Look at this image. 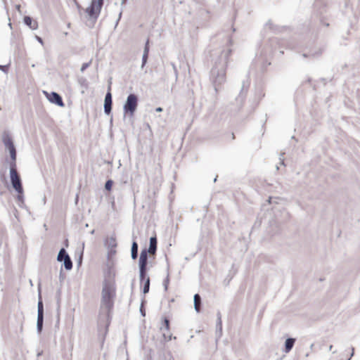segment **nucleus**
<instances>
[{
	"mask_svg": "<svg viewBox=\"0 0 360 360\" xmlns=\"http://www.w3.org/2000/svg\"><path fill=\"white\" fill-rule=\"evenodd\" d=\"M115 294H103L98 323V336L103 342L111 320Z\"/></svg>",
	"mask_w": 360,
	"mask_h": 360,
	"instance_id": "1",
	"label": "nucleus"
},
{
	"mask_svg": "<svg viewBox=\"0 0 360 360\" xmlns=\"http://www.w3.org/2000/svg\"><path fill=\"white\" fill-rule=\"evenodd\" d=\"M10 176L11 181L14 189L18 193V194H22L23 188L22 186L20 175L17 172L15 162H11L10 165Z\"/></svg>",
	"mask_w": 360,
	"mask_h": 360,
	"instance_id": "2",
	"label": "nucleus"
},
{
	"mask_svg": "<svg viewBox=\"0 0 360 360\" xmlns=\"http://www.w3.org/2000/svg\"><path fill=\"white\" fill-rule=\"evenodd\" d=\"M103 0H92L89 7L86 10L88 15L94 19H96L100 14L103 6Z\"/></svg>",
	"mask_w": 360,
	"mask_h": 360,
	"instance_id": "3",
	"label": "nucleus"
},
{
	"mask_svg": "<svg viewBox=\"0 0 360 360\" xmlns=\"http://www.w3.org/2000/svg\"><path fill=\"white\" fill-rule=\"evenodd\" d=\"M138 105L137 96L134 94H130L127 97L126 103L124 105L125 113L129 112L130 115H133Z\"/></svg>",
	"mask_w": 360,
	"mask_h": 360,
	"instance_id": "4",
	"label": "nucleus"
},
{
	"mask_svg": "<svg viewBox=\"0 0 360 360\" xmlns=\"http://www.w3.org/2000/svg\"><path fill=\"white\" fill-rule=\"evenodd\" d=\"M148 261V254L146 250L141 252L139 257L140 276H144L146 274V265Z\"/></svg>",
	"mask_w": 360,
	"mask_h": 360,
	"instance_id": "5",
	"label": "nucleus"
},
{
	"mask_svg": "<svg viewBox=\"0 0 360 360\" xmlns=\"http://www.w3.org/2000/svg\"><path fill=\"white\" fill-rule=\"evenodd\" d=\"M217 324H216V340L217 341L222 336V321L221 314L220 311L217 313Z\"/></svg>",
	"mask_w": 360,
	"mask_h": 360,
	"instance_id": "6",
	"label": "nucleus"
},
{
	"mask_svg": "<svg viewBox=\"0 0 360 360\" xmlns=\"http://www.w3.org/2000/svg\"><path fill=\"white\" fill-rule=\"evenodd\" d=\"M112 106V95L110 91L107 93L105 98L104 110L106 114H110Z\"/></svg>",
	"mask_w": 360,
	"mask_h": 360,
	"instance_id": "7",
	"label": "nucleus"
},
{
	"mask_svg": "<svg viewBox=\"0 0 360 360\" xmlns=\"http://www.w3.org/2000/svg\"><path fill=\"white\" fill-rule=\"evenodd\" d=\"M49 99L50 100L51 102L54 103L58 105L59 106L64 105L62 98L57 93H55V92L51 93L49 97Z\"/></svg>",
	"mask_w": 360,
	"mask_h": 360,
	"instance_id": "8",
	"label": "nucleus"
},
{
	"mask_svg": "<svg viewBox=\"0 0 360 360\" xmlns=\"http://www.w3.org/2000/svg\"><path fill=\"white\" fill-rule=\"evenodd\" d=\"M295 341L296 339L293 338H288L285 340L284 349V352L285 353H288L292 350L295 343Z\"/></svg>",
	"mask_w": 360,
	"mask_h": 360,
	"instance_id": "9",
	"label": "nucleus"
},
{
	"mask_svg": "<svg viewBox=\"0 0 360 360\" xmlns=\"http://www.w3.org/2000/svg\"><path fill=\"white\" fill-rule=\"evenodd\" d=\"M141 285H143V292H148L149 290L150 280L148 277H146V274L144 276H141Z\"/></svg>",
	"mask_w": 360,
	"mask_h": 360,
	"instance_id": "10",
	"label": "nucleus"
},
{
	"mask_svg": "<svg viewBox=\"0 0 360 360\" xmlns=\"http://www.w3.org/2000/svg\"><path fill=\"white\" fill-rule=\"evenodd\" d=\"M194 309L198 313L200 311L202 299L200 294H194L193 297Z\"/></svg>",
	"mask_w": 360,
	"mask_h": 360,
	"instance_id": "11",
	"label": "nucleus"
},
{
	"mask_svg": "<svg viewBox=\"0 0 360 360\" xmlns=\"http://www.w3.org/2000/svg\"><path fill=\"white\" fill-rule=\"evenodd\" d=\"M25 23L32 30H36L38 27V23L36 20H33L30 17L25 16L24 18Z\"/></svg>",
	"mask_w": 360,
	"mask_h": 360,
	"instance_id": "12",
	"label": "nucleus"
},
{
	"mask_svg": "<svg viewBox=\"0 0 360 360\" xmlns=\"http://www.w3.org/2000/svg\"><path fill=\"white\" fill-rule=\"evenodd\" d=\"M157 249V239L156 237H152L150 239V246L148 252L150 254H155Z\"/></svg>",
	"mask_w": 360,
	"mask_h": 360,
	"instance_id": "13",
	"label": "nucleus"
},
{
	"mask_svg": "<svg viewBox=\"0 0 360 360\" xmlns=\"http://www.w3.org/2000/svg\"><path fill=\"white\" fill-rule=\"evenodd\" d=\"M38 304H37V316H44V305L41 298V294H38Z\"/></svg>",
	"mask_w": 360,
	"mask_h": 360,
	"instance_id": "14",
	"label": "nucleus"
},
{
	"mask_svg": "<svg viewBox=\"0 0 360 360\" xmlns=\"http://www.w3.org/2000/svg\"><path fill=\"white\" fill-rule=\"evenodd\" d=\"M43 324H44V316H37V330L38 333H41L43 328Z\"/></svg>",
	"mask_w": 360,
	"mask_h": 360,
	"instance_id": "15",
	"label": "nucleus"
},
{
	"mask_svg": "<svg viewBox=\"0 0 360 360\" xmlns=\"http://www.w3.org/2000/svg\"><path fill=\"white\" fill-rule=\"evenodd\" d=\"M137 255H138V244L136 242L134 241L132 243V246H131V257L135 259H136Z\"/></svg>",
	"mask_w": 360,
	"mask_h": 360,
	"instance_id": "16",
	"label": "nucleus"
},
{
	"mask_svg": "<svg viewBox=\"0 0 360 360\" xmlns=\"http://www.w3.org/2000/svg\"><path fill=\"white\" fill-rule=\"evenodd\" d=\"M3 142L8 149L11 148V146H14L11 137H9L8 136H6L4 137Z\"/></svg>",
	"mask_w": 360,
	"mask_h": 360,
	"instance_id": "17",
	"label": "nucleus"
},
{
	"mask_svg": "<svg viewBox=\"0 0 360 360\" xmlns=\"http://www.w3.org/2000/svg\"><path fill=\"white\" fill-rule=\"evenodd\" d=\"M64 265L65 269L68 270L71 269L72 267V263L68 255H65Z\"/></svg>",
	"mask_w": 360,
	"mask_h": 360,
	"instance_id": "18",
	"label": "nucleus"
},
{
	"mask_svg": "<svg viewBox=\"0 0 360 360\" xmlns=\"http://www.w3.org/2000/svg\"><path fill=\"white\" fill-rule=\"evenodd\" d=\"M115 288L114 283H110L108 287L105 286L103 288V292H106V293L112 292L115 291Z\"/></svg>",
	"mask_w": 360,
	"mask_h": 360,
	"instance_id": "19",
	"label": "nucleus"
},
{
	"mask_svg": "<svg viewBox=\"0 0 360 360\" xmlns=\"http://www.w3.org/2000/svg\"><path fill=\"white\" fill-rule=\"evenodd\" d=\"M146 302V300H145V297L143 296L141 298V306H140V309H139L140 313L142 315V316H146V311H145V309H144V305H145Z\"/></svg>",
	"mask_w": 360,
	"mask_h": 360,
	"instance_id": "20",
	"label": "nucleus"
},
{
	"mask_svg": "<svg viewBox=\"0 0 360 360\" xmlns=\"http://www.w3.org/2000/svg\"><path fill=\"white\" fill-rule=\"evenodd\" d=\"M10 152L11 157L12 158V162H15L16 160V151L14 146H11V148L8 149Z\"/></svg>",
	"mask_w": 360,
	"mask_h": 360,
	"instance_id": "21",
	"label": "nucleus"
},
{
	"mask_svg": "<svg viewBox=\"0 0 360 360\" xmlns=\"http://www.w3.org/2000/svg\"><path fill=\"white\" fill-rule=\"evenodd\" d=\"M65 255H68V254L66 253L65 250L64 248H62L59 253H58V260L59 262H62L63 260H64V258H65Z\"/></svg>",
	"mask_w": 360,
	"mask_h": 360,
	"instance_id": "22",
	"label": "nucleus"
},
{
	"mask_svg": "<svg viewBox=\"0 0 360 360\" xmlns=\"http://www.w3.org/2000/svg\"><path fill=\"white\" fill-rule=\"evenodd\" d=\"M163 327L167 330H169V320L166 317L163 320Z\"/></svg>",
	"mask_w": 360,
	"mask_h": 360,
	"instance_id": "23",
	"label": "nucleus"
},
{
	"mask_svg": "<svg viewBox=\"0 0 360 360\" xmlns=\"http://www.w3.org/2000/svg\"><path fill=\"white\" fill-rule=\"evenodd\" d=\"M112 184H113L112 181H111V180L107 181L105 183V189L108 191H110L112 188Z\"/></svg>",
	"mask_w": 360,
	"mask_h": 360,
	"instance_id": "24",
	"label": "nucleus"
},
{
	"mask_svg": "<svg viewBox=\"0 0 360 360\" xmlns=\"http://www.w3.org/2000/svg\"><path fill=\"white\" fill-rule=\"evenodd\" d=\"M148 51H149V41L148 40L146 44V46H145L144 53H147L148 54Z\"/></svg>",
	"mask_w": 360,
	"mask_h": 360,
	"instance_id": "25",
	"label": "nucleus"
},
{
	"mask_svg": "<svg viewBox=\"0 0 360 360\" xmlns=\"http://www.w3.org/2000/svg\"><path fill=\"white\" fill-rule=\"evenodd\" d=\"M148 53H143V65H144L146 62V60H147V58H148Z\"/></svg>",
	"mask_w": 360,
	"mask_h": 360,
	"instance_id": "26",
	"label": "nucleus"
},
{
	"mask_svg": "<svg viewBox=\"0 0 360 360\" xmlns=\"http://www.w3.org/2000/svg\"><path fill=\"white\" fill-rule=\"evenodd\" d=\"M89 65V63H84L82 66L81 70L83 72L86 68H87Z\"/></svg>",
	"mask_w": 360,
	"mask_h": 360,
	"instance_id": "27",
	"label": "nucleus"
},
{
	"mask_svg": "<svg viewBox=\"0 0 360 360\" xmlns=\"http://www.w3.org/2000/svg\"><path fill=\"white\" fill-rule=\"evenodd\" d=\"M37 39L40 43H43L42 39L40 37H37Z\"/></svg>",
	"mask_w": 360,
	"mask_h": 360,
	"instance_id": "28",
	"label": "nucleus"
},
{
	"mask_svg": "<svg viewBox=\"0 0 360 360\" xmlns=\"http://www.w3.org/2000/svg\"><path fill=\"white\" fill-rule=\"evenodd\" d=\"M332 349H333V345H330V346L329 347V349H329V351H331V350H332Z\"/></svg>",
	"mask_w": 360,
	"mask_h": 360,
	"instance_id": "29",
	"label": "nucleus"
},
{
	"mask_svg": "<svg viewBox=\"0 0 360 360\" xmlns=\"http://www.w3.org/2000/svg\"><path fill=\"white\" fill-rule=\"evenodd\" d=\"M157 111H159V112H160V111H162V108H157Z\"/></svg>",
	"mask_w": 360,
	"mask_h": 360,
	"instance_id": "30",
	"label": "nucleus"
},
{
	"mask_svg": "<svg viewBox=\"0 0 360 360\" xmlns=\"http://www.w3.org/2000/svg\"><path fill=\"white\" fill-rule=\"evenodd\" d=\"M354 348H352V356L354 354Z\"/></svg>",
	"mask_w": 360,
	"mask_h": 360,
	"instance_id": "31",
	"label": "nucleus"
},
{
	"mask_svg": "<svg viewBox=\"0 0 360 360\" xmlns=\"http://www.w3.org/2000/svg\"><path fill=\"white\" fill-rule=\"evenodd\" d=\"M163 336H164V338L166 339V335H165V333H163Z\"/></svg>",
	"mask_w": 360,
	"mask_h": 360,
	"instance_id": "32",
	"label": "nucleus"
},
{
	"mask_svg": "<svg viewBox=\"0 0 360 360\" xmlns=\"http://www.w3.org/2000/svg\"><path fill=\"white\" fill-rule=\"evenodd\" d=\"M57 300H58V302H59V300H60L59 296H58Z\"/></svg>",
	"mask_w": 360,
	"mask_h": 360,
	"instance_id": "33",
	"label": "nucleus"
}]
</instances>
